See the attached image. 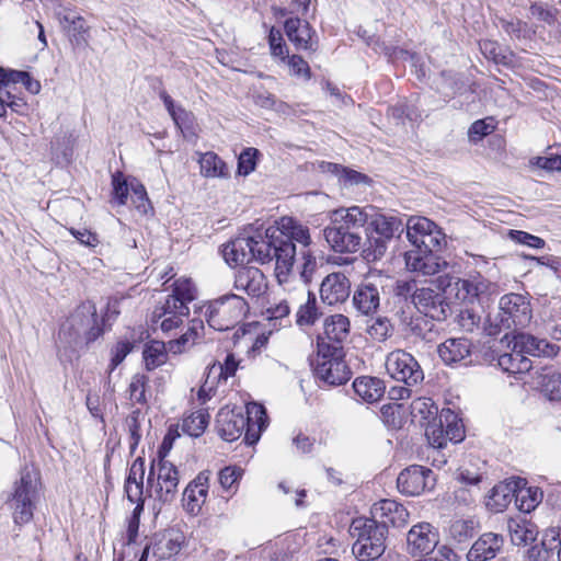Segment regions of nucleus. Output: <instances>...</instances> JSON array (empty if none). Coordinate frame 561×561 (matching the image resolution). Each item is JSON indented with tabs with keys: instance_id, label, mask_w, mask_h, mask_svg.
<instances>
[{
	"instance_id": "nucleus-1",
	"label": "nucleus",
	"mask_w": 561,
	"mask_h": 561,
	"mask_svg": "<svg viewBox=\"0 0 561 561\" xmlns=\"http://www.w3.org/2000/svg\"><path fill=\"white\" fill-rule=\"evenodd\" d=\"M42 495L39 471L33 466H24L12 485L10 500L13 520L16 526L31 523L34 508Z\"/></svg>"
},
{
	"instance_id": "nucleus-2",
	"label": "nucleus",
	"mask_w": 561,
	"mask_h": 561,
	"mask_svg": "<svg viewBox=\"0 0 561 561\" xmlns=\"http://www.w3.org/2000/svg\"><path fill=\"white\" fill-rule=\"evenodd\" d=\"M262 241L266 245L267 260H260V264H275V275L280 285L295 283L291 272L296 260V245L289 238L282 234L279 229L271 226L262 232Z\"/></svg>"
},
{
	"instance_id": "nucleus-3",
	"label": "nucleus",
	"mask_w": 561,
	"mask_h": 561,
	"mask_svg": "<svg viewBox=\"0 0 561 561\" xmlns=\"http://www.w3.org/2000/svg\"><path fill=\"white\" fill-rule=\"evenodd\" d=\"M103 332L95 305L92 301H84L61 323L58 336L71 345L81 339L87 343L94 342Z\"/></svg>"
},
{
	"instance_id": "nucleus-4",
	"label": "nucleus",
	"mask_w": 561,
	"mask_h": 561,
	"mask_svg": "<svg viewBox=\"0 0 561 561\" xmlns=\"http://www.w3.org/2000/svg\"><path fill=\"white\" fill-rule=\"evenodd\" d=\"M317 346V357L312 362L316 378L328 386L347 382L352 371L342 357V346L329 345L323 339L318 341Z\"/></svg>"
},
{
	"instance_id": "nucleus-5",
	"label": "nucleus",
	"mask_w": 561,
	"mask_h": 561,
	"mask_svg": "<svg viewBox=\"0 0 561 561\" xmlns=\"http://www.w3.org/2000/svg\"><path fill=\"white\" fill-rule=\"evenodd\" d=\"M204 331V323L199 319L190 321L187 331L179 339L169 341L168 344L161 341H150L146 343L142 356L145 366L148 370H153L168 360V353L181 354L195 344Z\"/></svg>"
},
{
	"instance_id": "nucleus-6",
	"label": "nucleus",
	"mask_w": 561,
	"mask_h": 561,
	"mask_svg": "<svg viewBox=\"0 0 561 561\" xmlns=\"http://www.w3.org/2000/svg\"><path fill=\"white\" fill-rule=\"evenodd\" d=\"M247 312L245 300L231 294L210 301L206 306L204 316L210 328L217 331H227L234 328Z\"/></svg>"
},
{
	"instance_id": "nucleus-7",
	"label": "nucleus",
	"mask_w": 561,
	"mask_h": 561,
	"mask_svg": "<svg viewBox=\"0 0 561 561\" xmlns=\"http://www.w3.org/2000/svg\"><path fill=\"white\" fill-rule=\"evenodd\" d=\"M266 245L262 241V232L256 230L253 236H241L222 248V256L230 266L242 265L251 261L267 260Z\"/></svg>"
},
{
	"instance_id": "nucleus-8",
	"label": "nucleus",
	"mask_w": 561,
	"mask_h": 561,
	"mask_svg": "<svg viewBox=\"0 0 561 561\" xmlns=\"http://www.w3.org/2000/svg\"><path fill=\"white\" fill-rule=\"evenodd\" d=\"M386 370L388 375L407 386H419L424 380V373L413 355L396 350L386 357Z\"/></svg>"
},
{
	"instance_id": "nucleus-9",
	"label": "nucleus",
	"mask_w": 561,
	"mask_h": 561,
	"mask_svg": "<svg viewBox=\"0 0 561 561\" xmlns=\"http://www.w3.org/2000/svg\"><path fill=\"white\" fill-rule=\"evenodd\" d=\"M413 305L419 313L436 321L446 320L451 312L444 291L438 287H420L414 290Z\"/></svg>"
},
{
	"instance_id": "nucleus-10",
	"label": "nucleus",
	"mask_w": 561,
	"mask_h": 561,
	"mask_svg": "<svg viewBox=\"0 0 561 561\" xmlns=\"http://www.w3.org/2000/svg\"><path fill=\"white\" fill-rule=\"evenodd\" d=\"M500 321L505 329L525 328L531 320L530 304L519 294H507L500 299Z\"/></svg>"
},
{
	"instance_id": "nucleus-11",
	"label": "nucleus",
	"mask_w": 561,
	"mask_h": 561,
	"mask_svg": "<svg viewBox=\"0 0 561 561\" xmlns=\"http://www.w3.org/2000/svg\"><path fill=\"white\" fill-rule=\"evenodd\" d=\"M355 529L358 530V534L352 552L359 561L375 560L385 552L388 528Z\"/></svg>"
},
{
	"instance_id": "nucleus-12",
	"label": "nucleus",
	"mask_w": 561,
	"mask_h": 561,
	"mask_svg": "<svg viewBox=\"0 0 561 561\" xmlns=\"http://www.w3.org/2000/svg\"><path fill=\"white\" fill-rule=\"evenodd\" d=\"M436 478L431 469L422 466H411L400 472L397 486L400 493L408 496H417L425 490H432Z\"/></svg>"
},
{
	"instance_id": "nucleus-13",
	"label": "nucleus",
	"mask_w": 561,
	"mask_h": 561,
	"mask_svg": "<svg viewBox=\"0 0 561 561\" xmlns=\"http://www.w3.org/2000/svg\"><path fill=\"white\" fill-rule=\"evenodd\" d=\"M404 257L409 271L425 276L435 275L448 267L447 261L435 253L432 248H415L408 251Z\"/></svg>"
},
{
	"instance_id": "nucleus-14",
	"label": "nucleus",
	"mask_w": 561,
	"mask_h": 561,
	"mask_svg": "<svg viewBox=\"0 0 561 561\" xmlns=\"http://www.w3.org/2000/svg\"><path fill=\"white\" fill-rule=\"evenodd\" d=\"M188 313V306L175 304L174 299L167 297L164 302L154 307L150 318L151 327L153 330L159 327L162 332L169 333L179 328Z\"/></svg>"
},
{
	"instance_id": "nucleus-15",
	"label": "nucleus",
	"mask_w": 561,
	"mask_h": 561,
	"mask_svg": "<svg viewBox=\"0 0 561 561\" xmlns=\"http://www.w3.org/2000/svg\"><path fill=\"white\" fill-rule=\"evenodd\" d=\"M449 287L455 290V296L461 302L473 304L481 297L492 293L494 285L480 274L468 278H457Z\"/></svg>"
},
{
	"instance_id": "nucleus-16",
	"label": "nucleus",
	"mask_w": 561,
	"mask_h": 561,
	"mask_svg": "<svg viewBox=\"0 0 561 561\" xmlns=\"http://www.w3.org/2000/svg\"><path fill=\"white\" fill-rule=\"evenodd\" d=\"M381 277H367L356 288L353 295L354 307L363 314L374 313L380 305Z\"/></svg>"
},
{
	"instance_id": "nucleus-17",
	"label": "nucleus",
	"mask_w": 561,
	"mask_h": 561,
	"mask_svg": "<svg viewBox=\"0 0 561 561\" xmlns=\"http://www.w3.org/2000/svg\"><path fill=\"white\" fill-rule=\"evenodd\" d=\"M374 526H404L409 522L407 508L393 500L375 503L370 510Z\"/></svg>"
},
{
	"instance_id": "nucleus-18",
	"label": "nucleus",
	"mask_w": 561,
	"mask_h": 561,
	"mask_svg": "<svg viewBox=\"0 0 561 561\" xmlns=\"http://www.w3.org/2000/svg\"><path fill=\"white\" fill-rule=\"evenodd\" d=\"M436 229L435 222L425 217H410L404 224L407 238L415 248L438 245Z\"/></svg>"
},
{
	"instance_id": "nucleus-19",
	"label": "nucleus",
	"mask_w": 561,
	"mask_h": 561,
	"mask_svg": "<svg viewBox=\"0 0 561 561\" xmlns=\"http://www.w3.org/2000/svg\"><path fill=\"white\" fill-rule=\"evenodd\" d=\"M396 316L399 320V324L402 328V331L408 337L425 342H431L434 340V324L428 319H426L427 317L413 314L410 309H400L397 311Z\"/></svg>"
},
{
	"instance_id": "nucleus-20",
	"label": "nucleus",
	"mask_w": 561,
	"mask_h": 561,
	"mask_svg": "<svg viewBox=\"0 0 561 561\" xmlns=\"http://www.w3.org/2000/svg\"><path fill=\"white\" fill-rule=\"evenodd\" d=\"M351 293V282L342 272L327 275L320 285V298L323 304L335 306L344 302Z\"/></svg>"
},
{
	"instance_id": "nucleus-21",
	"label": "nucleus",
	"mask_w": 561,
	"mask_h": 561,
	"mask_svg": "<svg viewBox=\"0 0 561 561\" xmlns=\"http://www.w3.org/2000/svg\"><path fill=\"white\" fill-rule=\"evenodd\" d=\"M371 211V206L339 208L331 213L330 221L342 226L344 230L352 233H362L363 228L369 221Z\"/></svg>"
},
{
	"instance_id": "nucleus-22",
	"label": "nucleus",
	"mask_w": 561,
	"mask_h": 561,
	"mask_svg": "<svg viewBox=\"0 0 561 561\" xmlns=\"http://www.w3.org/2000/svg\"><path fill=\"white\" fill-rule=\"evenodd\" d=\"M323 236L330 248L336 253H355L362 245V233H352L330 221L323 229Z\"/></svg>"
},
{
	"instance_id": "nucleus-23",
	"label": "nucleus",
	"mask_w": 561,
	"mask_h": 561,
	"mask_svg": "<svg viewBox=\"0 0 561 561\" xmlns=\"http://www.w3.org/2000/svg\"><path fill=\"white\" fill-rule=\"evenodd\" d=\"M247 420L240 410L221 409L216 419V426L220 437L227 442H234L247 431Z\"/></svg>"
},
{
	"instance_id": "nucleus-24",
	"label": "nucleus",
	"mask_w": 561,
	"mask_h": 561,
	"mask_svg": "<svg viewBox=\"0 0 561 561\" xmlns=\"http://www.w3.org/2000/svg\"><path fill=\"white\" fill-rule=\"evenodd\" d=\"M438 542L437 528H410L407 535L408 551L412 556L428 554Z\"/></svg>"
},
{
	"instance_id": "nucleus-25",
	"label": "nucleus",
	"mask_w": 561,
	"mask_h": 561,
	"mask_svg": "<svg viewBox=\"0 0 561 561\" xmlns=\"http://www.w3.org/2000/svg\"><path fill=\"white\" fill-rule=\"evenodd\" d=\"M157 496L162 502H171L178 491L179 472L168 460H159L158 463Z\"/></svg>"
},
{
	"instance_id": "nucleus-26",
	"label": "nucleus",
	"mask_w": 561,
	"mask_h": 561,
	"mask_svg": "<svg viewBox=\"0 0 561 561\" xmlns=\"http://www.w3.org/2000/svg\"><path fill=\"white\" fill-rule=\"evenodd\" d=\"M208 472H201L184 491V507L191 515L201 513L208 494Z\"/></svg>"
},
{
	"instance_id": "nucleus-27",
	"label": "nucleus",
	"mask_w": 561,
	"mask_h": 561,
	"mask_svg": "<svg viewBox=\"0 0 561 561\" xmlns=\"http://www.w3.org/2000/svg\"><path fill=\"white\" fill-rule=\"evenodd\" d=\"M234 286L252 297H260L267 288L264 274L253 266L243 267L237 273Z\"/></svg>"
},
{
	"instance_id": "nucleus-28",
	"label": "nucleus",
	"mask_w": 561,
	"mask_h": 561,
	"mask_svg": "<svg viewBox=\"0 0 561 561\" xmlns=\"http://www.w3.org/2000/svg\"><path fill=\"white\" fill-rule=\"evenodd\" d=\"M523 483L522 478H511L495 484L486 500V507L492 512H502L515 499V491L518 484Z\"/></svg>"
},
{
	"instance_id": "nucleus-29",
	"label": "nucleus",
	"mask_w": 561,
	"mask_h": 561,
	"mask_svg": "<svg viewBox=\"0 0 561 561\" xmlns=\"http://www.w3.org/2000/svg\"><path fill=\"white\" fill-rule=\"evenodd\" d=\"M513 337L515 339V347H518V351H523L524 354L552 357L560 350L558 345L528 333H516Z\"/></svg>"
},
{
	"instance_id": "nucleus-30",
	"label": "nucleus",
	"mask_w": 561,
	"mask_h": 561,
	"mask_svg": "<svg viewBox=\"0 0 561 561\" xmlns=\"http://www.w3.org/2000/svg\"><path fill=\"white\" fill-rule=\"evenodd\" d=\"M247 431L244 433V442L247 445H254L259 442L262 431L267 425V416L265 408L256 402L247 404L245 412Z\"/></svg>"
},
{
	"instance_id": "nucleus-31",
	"label": "nucleus",
	"mask_w": 561,
	"mask_h": 561,
	"mask_svg": "<svg viewBox=\"0 0 561 561\" xmlns=\"http://www.w3.org/2000/svg\"><path fill=\"white\" fill-rule=\"evenodd\" d=\"M503 537L494 533H485L472 545L467 558L469 561H486L495 557L503 546Z\"/></svg>"
},
{
	"instance_id": "nucleus-32",
	"label": "nucleus",
	"mask_w": 561,
	"mask_h": 561,
	"mask_svg": "<svg viewBox=\"0 0 561 561\" xmlns=\"http://www.w3.org/2000/svg\"><path fill=\"white\" fill-rule=\"evenodd\" d=\"M353 389L363 401L374 403L383 397L386 385L380 378L360 376L353 381Z\"/></svg>"
},
{
	"instance_id": "nucleus-33",
	"label": "nucleus",
	"mask_w": 561,
	"mask_h": 561,
	"mask_svg": "<svg viewBox=\"0 0 561 561\" xmlns=\"http://www.w3.org/2000/svg\"><path fill=\"white\" fill-rule=\"evenodd\" d=\"M470 353L471 343L465 337L448 339L438 346V355L447 365L466 359Z\"/></svg>"
},
{
	"instance_id": "nucleus-34",
	"label": "nucleus",
	"mask_w": 561,
	"mask_h": 561,
	"mask_svg": "<svg viewBox=\"0 0 561 561\" xmlns=\"http://www.w3.org/2000/svg\"><path fill=\"white\" fill-rule=\"evenodd\" d=\"M283 289L287 291V296L279 300L274 307L268 309L271 319H283L289 316L290 308L305 299L307 288L302 285H282Z\"/></svg>"
},
{
	"instance_id": "nucleus-35",
	"label": "nucleus",
	"mask_w": 561,
	"mask_h": 561,
	"mask_svg": "<svg viewBox=\"0 0 561 561\" xmlns=\"http://www.w3.org/2000/svg\"><path fill=\"white\" fill-rule=\"evenodd\" d=\"M350 333V320L347 317L343 314H333L325 319L324 321V336H319L323 339L329 345H339L347 339Z\"/></svg>"
},
{
	"instance_id": "nucleus-36",
	"label": "nucleus",
	"mask_w": 561,
	"mask_h": 561,
	"mask_svg": "<svg viewBox=\"0 0 561 561\" xmlns=\"http://www.w3.org/2000/svg\"><path fill=\"white\" fill-rule=\"evenodd\" d=\"M368 224L378 236L385 239H391L397 233L400 234L404 231V224L401 219L393 216L378 214L374 208Z\"/></svg>"
},
{
	"instance_id": "nucleus-37",
	"label": "nucleus",
	"mask_w": 561,
	"mask_h": 561,
	"mask_svg": "<svg viewBox=\"0 0 561 561\" xmlns=\"http://www.w3.org/2000/svg\"><path fill=\"white\" fill-rule=\"evenodd\" d=\"M274 228L279 229L282 234L289 238L291 242L296 241L300 243L302 250L309 249L312 242L309 229L298 224L291 217H282Z\"/></svg>"
},
{
	"instance_id": "nucleus-38",
	"label": "nucleus",
	"mask_w": 561,
	"mask_h": 561,
	"mask_svg": "<svg viewBox=\"0 0 561 561\" xmlns=\"http://www.w3.org/2000/svg\"><path fill=\"white\" fill-rule=\"evenodd\" d=\"M513 348L511 353H504L499 356L497 365L503 371L508 374H523L531 368V362L524 355L523 351L515 347V339L512 340Z\"/></svg>"
},
{
	"instance_id": "nucleus-39",
	"label": "nucleus",
	"mask_w": 561,
	"mask_h": 561,
	"mask_svg": "<svg viewBox=\"0 0 561 561\" xmlns=\"http://www.w3.org/2000/svg\"><path fill=\"white\" fill-rule=\"evenodd\" d=\"M198 163L201 167V174L205 178H229V168L225 161L215 152L207 151L202 153Z\"/></svg>"
},
{
	"instance_id": "nucleus-40",
	"label": "nucleus",
	"mask_w": 561,
	"mask_h": 561,
	"mask_svg": "<svg viewBox=\"0 0 561 561\" xmlns=\"http://www.w3.org/2000/svg\"><path fill=\"white\" fill-rule=\"evenodd\" d=\"M295 307H298L296 312V323L299 327L312 325L321 316L317 306V298L308 288L305 299L301 300V302H298Z\"/></svg>"
},
{
	"instance_id": "nucleus-41",
	"label": "nucleus",
	"mask_w": 561,
	"mask_h": 561,
	"mask_svg": "<svg viewBox=\"0 0 561 561\" xmlns=\"http://www.w3.org/2000/svg\"><path fill=\"white\" fill-rule=\"evenodd\" d=\"M542 501V492L538 488H526V481L518 484L515 491V505L522 513L533 512Z\"/></svg>"
},
{
	"instance_id": "nucleus-42",
	"label": "nucleus",
	"mask_w": 561,
	"mask_h": 561,
	"mask_svg": "<svg viewBox=\"0 0 561 561\" xmlns=\"http://www.w3.org/2000/svg\"><path fill=\"white\" fill-rule=\"evenodd\" d=\"M317 268H318L317 257L311 252V250L310 249L301 250V252H300V262L298 264L299 277H300L301 283L296 280L291 276L290 279L295 280V283H293V284L296 285V286L302 285V286H305L307 288V285L309 283H311L312 278H313V275L317 272Z\"/></svg>"
},
{
	"instance_id": "nucleus-43",
	"label": "nucleus",
	"mask_w": 561,
	"mask_h": 561,
	"mask_svg": "<svg viewBox=\"0 0 561 561\" xmlns=\"http://www.w3.org/2000/svg\"><path fill=\"white\" fill-rule=\"evenodd\" d=\"M439 420L444 422V432L448 442L459 443L465 437L462 423L450 410H443Z\"/></svg>"
},
{
	"instance_id": "nucleus-44",
	"label": "nucleus",
	"mask_w": 561,
	"mask_h": 561,
	"mask_svg": "<svg viewBox=\"0 0 561 561\" xmlns=\"http://www.w3.org/2000/svg\"><path fill=\"white\" fill-rule=\"evenodd\" d=\"M172 294L168 296L175 304L187 306L196 298V288L190 278H179L172 285Z\"/></svg>"
},
{
	"instance_id": "nucleus-45",
	"label": "nucleus",
	"mask_w": 561,
	"mask_h": 561,
	"mask_svg": "<svg viewBox=\"0 0 561 561\" xmlns=\"http://www.w3.org/2000/svg\"><path fill=\"white\" fill-rule=\"evenodd\" d=\"M208 422V413L204 410H198L184 419L182 428L190 436L198 437L205 432Z\"/></svg>"
},
{
	"instance_id": "nucleus-46",
	"label": "nucleus",
	"mask_w": 561,
	"mask_h": 561,
	"mask_svg": "<svg viewBox=\"0 0 561 561\" xmlns=\"http://www.w3.org/2000/svg\"><path fill=\"white\" fill-rule=\"evenodd\" d=\"M112 202L118 206L126 205L131 192V180L128 181L123 173L116 172L112 176Z\"/></svg>"
},
{
	"instance_id": "nucleus-47",
	"label": "nucleus",
	"mask_w": 561,
	"mask_h": 561,
	"mask_svg": "<svg viewBox=\"0 0 561 561\" xmlns=\"http://www.w3.org/2000/svg\"><path fill=\"white\" fill-rule=\"evenodd\" d=\"M366 332L371 340L383 342L392 335L393 325L387 317H377L368 324Z\"/></svg>"
},
{
	"instance_id": "nucleus-48",
	"label": "nucleus",
	"mask_w": 561,
	"mask_h": 561,
	"mask_svg": "<svg viewBox=\"0 0 561 561\" xmlns=\"http://www.w3.org/2000/svg\"><path fill=\"white\" fill-rule=\"evenodd\" d=\"M549 529L546 530L545 535L540 539V543L533 545L528 550L526 561H550V550L552 547L547 543L546 537L548 536ZM551 541H556L557 537H560L559 533L554 531V528H550Z\"/></svg>"
},
{
	"instance_id": "nucleus-49",
	"label": "nucleus",
	"mask_w": 561,
	"mask_h": 561,
	"mask_svg": "<svg viewBox=\"0 0 561 561\" xmlns=\"http://www.w3.org/2000/svg\"><path fill=\"white\" fill-rule=\"evenodd\" d=\"M242 474L243 470L241 468L227 466L218 473L219 484L226 492L236 493Z\"/></svg>"
},
{
	"instance_id": "nucleus-50",
	"label": "nucleus",
	"mask_w": 561,
	"mask_h": 561,
	"mask_svg": "<svg viewBox=\"0 0 561 561\" xmlns=\"http://www.w3.org/2000/svg\"><path fill=\"white\" fill-rule=\"evenodd\" d=\"M131 203L140 215H147L152 210L145 186L137 180L131 179Z\"/></svg>"
},
{
	"instance_id": "nucleus-51",
	"label": "nucleus",
	"mask_w": 561,
	"mask_h": 561,
	"mask_svg": "<svg viewBox=\"0 0 561 561\" xmlns=\"http://www.w3.org/2000/svg\"><path fill=\"white\" fill-rule=\"evenodd\" d=\"M410 408L411 415L414 419H419L421 422L427 421L437 414V407L431 398H416L412 401Z\"/></svg>"
},
{
	"instance_id": "nucleus-52",
	"label": "nucleus",
	"mask_w": 561,
	"mask_h": 561,
	"mask_svg": "<svg viewBox=\"0 0 561 561\" xmlns=\"http://www.w3.org/2000/svg\"><path fill=\"white\" fill-rule=\"evenodd\" d=\"M67 33L73 46L78 48H87L89 46L90 26L83 16L77 19V22Z\"/></svg>"
},
{
	"instance_id": "nucleus-53",
	"label": "nucleus",
	"mask_w": 561,
	"mask_h": 561,
	"mask_svg": "<svg viewBox=\"0 0 561 561\" xmlns=\"http://www.w3.org/2000/svg\"><path fill=\"white\" fill-rule=\"evenodd\" d=\"M480 50L485 58L493 60L495 64L508 65L512 62V54L504 53L501 46L494 41H481Z\"/></svg>"
},
{
	"instance_id": "nucleus-54",
	"label": "nucleus",
	"mask_w": 561,
	"mask_h": 561,
	"mask_svg": "<svg viewBox=\"0 0 561 561\" xmlns=\"http://www.w3.org/2000/svg\"><path fill=\"white\" fill-rule=\"evenodd\" d=\"M500 27L512 38H527L530 35V30L526 22L518 19H499Z\"/></svg>"
},
{
	"instance_id": "nucleus-55",
	"label": "nucleus",
	"mask_w": 561,
	"mask_h": 561,
	"mask_svg": "<svg viewBox=\"0 0 561 561\" xmlns=\"http://www.w3.org/2000/svg\"><path fill=\"white\" fill-rule=\"evenodd\" d=\"M140 416L141 412L140 410H134L127 417H126V428L129 434V449L131 453L135 451L137 448L140 439H141V432H140Z\"/></svg>"
},
{
	"instance_id": "nucleus-56",
	"label": "nucleus",
	"mask_w": 561,
	"mask_h": 561,
	"mask_svg": "<svg viewBox=\"0 0 561 561\" xmlns=\"http://www.w3.org/2000/svg\"><path fill=\"white\" fill-rule=\"evenodd\" d=\"M142 488L144 483H125V492L128 497V500L131 503H137V506L134 510L133 517L129 522V526H138L139 525V517L138 514L142 511Z\"/></svg>"
},
{
	"instance_id": "nucleus-57",
	"label": "nucleus",
	"mask_w": 561,
	"mask_h": 561,
	"mask_svg": "<svg viewBox=\"0 0 561 561\" xmlns=\"http://www.w3.org/2000/svg\"><path fill=\"white\" fill-rule=\"evenodd\" d=\"M425 435L434 448H443L448 442L444 432L443 420L428 422L425 428Z\"/></svg>"
},
{
	"instance_id": "nucleus-58",
	"label": "nucleus",
	"mask_w": 561,
	"mask_h": 561,
	"mask_svg": "<svg viewBox=\"0 0 561 561\" xmlns=\"http://www.w3.org/2000/svg\"><path fill=\"white\" fill-rule=\"evenodd\" d=\"M54 1V14L58 19L60 25L65 31H69L71 26L77 22V19H80L81 15H79L75 10L70 8H66L57 0Z\"/></svg>"
},
{
	"instance_id": "nucleus-59",
	"label": "nucleus",
	"mask_w": 561,
	"mask_h": 561,
	"mask_svg": "<svg viewBox=\"0 0 561 561\" xmlns=\"http://www.w3.org/2000/svg\"><path fill=\"white\" fill-rule=\"evenodd\" d=\"M511 540L516 546H526L528 543H538V528H508Z\"/></svg>"
},
{
	"instance_id": "nucleus-60",
	"label": "nucleus",
	"mask_w": 561,
	"mask_h": 561,
	"mask_svg": "<svg viewBox=\"0 0 561 561\" xmlns=\"http://www.w3.org/2000/svg\"><path fill=\"white\" fill-rule=\"evenodd\" d=\"M163 539L165 541L167 551L163 552L162 554L168 557L176 554L181 550L182 545L184 543V536L176 528L165 529Z\"/></svg>"
},
{
	"instance_id": "nucleus-61",
	"label": "nucleus",
	"mask_w": 561,
	"mask_h": 561,
	"mask_svg": "<svg viewBox=\"0 0 561 561\" xmlns=\"http://www.w3.org/2000/svg\"><path fill=\"white\" fill-rule=\"evenodd\" d=\"M148 381V378L145 375L136 374L133 376L128 391H129V398L131 401L136 403H146V383Z\"/></svg>"
},
{
	"instance_id": "nucleus-62",
	"label": "nucleus",
	"mask_w": 561,
	"mask_h": 561,
	"mask_svg": "<svg viewBox=\"0 0 561 561\" xmlns=\"http://www.w3.org/2000/svg\"><path fill=\"white\" fill-rule=\"evenodd\" d=\"M256 154L257 150L254 148H247L240 153L238 159V173L240 175H248L254 171Z\"/></svg>"
},
{
	"instance_id": "nucleus-63",
	"label": "nucleus",
	"mask_w": 561,
	"mask_h": 561,
	"mask_svg": "<svg viewBox=\"0 0 561 561\" xmlns=\"http://www.w3.org/2000/svg\"><path fill=\"white\" fill-rule=\"evenodd\" d=\"M543 392L549 400L561 401V374H552L545 377Z\"/></svg>"
},
{
	"instance_id": "nucleus-64",
	"label": "nucleus",
	"mask_w": 561,
	"mask_h": 561,
	"mask_svg": "<svg viewBox=\"0 0 561 561\" xmlns=\"http://www.w3.org/2000/svg\"><path fill=\"white\" fill-rule=\"evenodd\" d=\"M530 14L533 18L551 25L557 22L558 10L542 3H535L530 7Z\"/></svg>"
}]
</instances>
